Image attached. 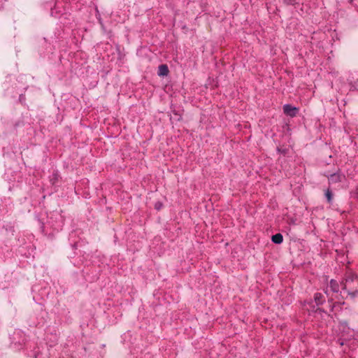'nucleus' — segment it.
<instances>
[{
  "mask_svg": "<svg viewBox=\"0 0 358 358\" xmlns=\"http://www.w3.org/2000/svg\"><path fill=\"white\" fill-rule=\"evenodd\" d=\"M283 112L285 115L289 117H295L299 112V108L292 106L290 104H285L283 106Z\"/></svg>",
  "mask_w": 358,
  "mask_h": 358,
  "instance_id": "f257e3e1",
  "label": "nucleus"
},
{
  "mask_svg": "<svg viewBox=\"0 0 358 358\" xmlns=\"http://www.w3.org/2000/svg\"><path fill=\"white\" fill-rule=\"evenodd\" d=\"M326 196L328 199V201L330 202L331 201V193L329 190H327L326 192Z\"/></svg>",
  "mask_w": 358,
  "mask_h": 358,
  "instance_id": "0eeeda50",
  "label": "nucleus"
},
{
  "mask_svg": "<svg viewBox=\"0 0 358 358\" xmlns=\"http://www.w3.org/2000/svg\"><path fill=\"white\" fill-rule=\"evenodd\" d=\"M162 206V203H157L155 204V208L157 209V210H159Z\"/></svg>",
  "mask_w": 358,
  "mask_h": 358,
  "instance_id": "6e6552de",
  "label": "nucleus"
},
{
  "mask_svg": "<svg viewBox=\"0 0 358 358\" xmlns=\"http://www.w3.org/2000/svg\"><path fill=\"white\" fill-rule=\"evenodd\" d=\"M330 288L334 292H338L339 291V285L338 282L334 280L330 281Z\"/></svg>",
  "mask_w": 358,
  "mask_h": 358,
  "instance_id": "39448f33",
  "label": "nucleus"
},
{
  "mask_svg": "<svg viewBox=\"0 0 358 358\" xmlns=\"http://www.w3.org/2000/svg\"><path fill=\"white\" fill-rule=\"evenodd\" d=\"M322 295L320 293H316L315 294V301L317 303H321L322 302Z\"/></svg>",
  "mask_w": 358,
  "mask_h": 358,
  "instance_id": "423d86ee",
  "label": "nucleus"
},
{
  "mask_svg": "<svg viewBox=\"0 0 358 358\" xmlns=\"http://www.w3.org/2000/svg\"><path fill=\"white\" fill-rule=\"evenodd\" d=\"M341 179L342 176L341 175L335 173L331 175V176L329 178V182L334 183L341 181Z\"/></svg>",
  "mask_w": 358,
  "mask_h": 358,
  "instance_id": "20e7f679",
  "label": "nucleus"
},
{
  "mask_svg": "<svg viewBox=\"0 0 358 358\" xmlns=\"http://www.w3.org/2000/svg\"><path fill=\"white\" fill-rule=\"evenodd\" d=\"M169 69L166 64H162L158 68V75L159 76H165L169 73Z\"/></svg>",
  "mask_w": 358,
  "mask_h": 358,
  "instance_id": "f03ea898",
  "label": "nucleus"
},
{
  "mask_svg": "<svg viewBox=\"0 0 358 358\" xmlns=\"http://www.w3.org/2000/svg\"><path fill=\"white\" fill-rule=\"evenodd\" d=\"M271 240L274 243L280 244L283 241V237L281 234H276L272 236Z\"/></svg>",
  "mask_w": 358,
  "mask_h": 358,
  "instance_id": "7ed1b4c3",
  "label": "nucleus"
}]
</instances>
